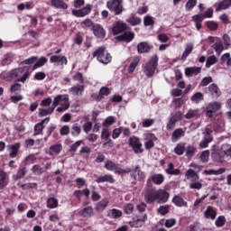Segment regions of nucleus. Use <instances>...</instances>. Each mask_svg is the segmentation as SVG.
Here are the masks:
<instances>
[{"instance_id":"10","label":"nucleus","mask_w":231,"mask_h":231,"mask_svg":"<svg viewBox=\"0 0 231 231\" xmlns=\"http://www.w3.org/2000/svg\"><path fill=\"white\" fill-rule=\"evenodd\" d=\"M206 93L210 95L213 98H218L221 97V89L216 83H212L206 88Z\"/></svg>"},{"instance_id":"47","label":"nucleus","mask_w":231,"mask_h":231,"mask_svg":"<svg viewBox=\"0 0 231 231\" xmlns=\"http://www.w3.org/2000/svg\"><path fill=\"white\" fill-rule=\"evenodd\" d=\"M48 208H57L59 207V200L55 198H50L47 200Z\"/></svg>"},{"instance_id":"29","label":"nucleus","mask_w":231,"mask_h":231,"mask_svg":"<svg viewBox=\"0 0 231 231\" xmlns=\"http://www.w3.org/2000/svg\"><path fill=\"white\" fill-rule=\"evenodd\" d=\"M226 172V169L219 168L218 170H205L204 174L206 176H219L220 174H225Z\"/></svg>"},{"instance_id":"23","label":"nucleus","mask_w":231,"mask_h":231,"mask_svg":"<svg viewBox=\"0 0 231 231\" xmlns=\"http://www.w3.org/2000/svg\"><path fill=\"white\" fill-rule=\"evenodd\" d=\"M119 41H125V42H131L134 39V33L129 31H125L124 33L117 37Z\"/></svg>"},{"instance_id":"14","label":"nucleus","mask_w":231,"mask_h":231,"mask_svg":"<svg viewBox=\"0 0 231 231\" xmlns=\"http://www.w3.org/2000/svg\"><path fill=\"white\" fill-rule=\"evenodd\" d=\"M50 62L51 64H59L60 66L68 65V58L62 55H53L50 58Z\"/></svg>"},{"instance_id":"12","label":"nucleus","mask_w":231,"mask_h":231,"mask_svg":"<svg viewBox=\"0 0 231 231\" xmlns=\"http://www.w3.org/2000/svg\"><path fill=\"white\" fill-rule=\"evenodd\" d=\"M225 156H226V153L223 150V146H221V149H213V152L211 153V158L214 162H225Z\"/></svg>"},{"instance_id":"5","label":"nucleus","mask_w":231,"mask_h":231,"mask_svg":"<svg viewBox=\"0 0 231 231\" xmlns=\"http://www.w3.org/2000/svg\"><path fill=\"white\" fill-rule=\"evenodd\" d=\"M93 57H97V60L102 64H109L111 62V54H109L105 47H99L96 51L93 53Z\"/></svg>"},{"instance_id":"33","label":"nucleus","mask_w":231,"mask_h":231,"mask_svg":"<svg viewBox=\"0 0 231 231\" xmlns=\"http://www.w3.org/2000/svg\"><path fill=\"white\" fill-rule=\"evenodd\" d=\"M107 205H109V200L107 199H102L96 205L97 212H104L107 208Z\"/></svg>"},{"instance_id":"49","label":"nucleus","mask_w":231,"mask_h":231,"mask_svg":"<svg viewBox=\"0 0 231 231\" xmlns=\"http://www.w3.org/2000/svg\"><path fill=\"white\" fill-rule=\"evenodd\" d=\"M126 23H129L132 26H138L142 23V19L132 15L129 19L126 20Z\"/></svg>"},{"instance_id":"20","label":"nucleus","mask_w":231,"mask_h":231,"mask_svg":"<svg viewBox=\"0 0 231 231\" xmlns=\"http://www.w3.org/2000/svg\"><path fill=\"white\" fill-rule=\"evenodd\" d=\"M127 32V24L122 22H117L113 27L114 35H118V33H124Z\"/></svg>"},{"instance_id":"60","label":"nucleus","mask_w":231,"mask_h":231,"mask_svg":"<svg viewBox=\"0 0 231 231\" xmlns=\"http://www.w3.org/2000/svg\"><path fill=\"white\" fill-rule=\"evenodd\" d=\"M109 215L113 219H118V217H122V211L116 208H113L110 210Z\"/></svg>"},{"instance_id":"58","label":"nucleus","mask_w":231,"mask_h":231,"mask_svg":"<svg viewBox=\"0 0 231 231\" xmlns=\"http://www.w3.org/2000/svg\"><path fill=\"white\" fill-rule=\"evenodd\" d=\"M194 154H196V147L192 145L186 146V155L188 156V158H192Z\"/></svg>"},{"instance_id":"38","label":"nucleus","mask_w":231,"mask_h":231,"mask_svg":"<svg viewBox=\"0 0 231 231\" xmlns=\"http://www.w3.org/2000/svg\"><path fill=\"white\" fill-rule=\"evenodd\" d=\"M212 48L215 50L217 55H221L223 50H225V47H223V42H221V40H218L217 43H214Z\"/></svg>"},{"instance_id":"62","label":"nucleus","mask_w":231,"mask_h":231,"mask_svg":"<svg viewBox=\"0 0 231 231\" xmlns=\"http://www.w3.org/2000/svg\"><path fill=\"white\" fill-rule=\"evenodd\" d=\"M81 131H82V129L77 124L73 125L71 127L72 136H79L80 134Z\"/></svg>"},{"instance_id":"15","label":"nucleus","mask_w":231,"mask_h":231,"mask_svg":"<svg viewBox=\"0 0 231 231\" xmlns=\"http://www.w3.org/2000/svg\"><path fill=\"white\" fill-rule=\"evenodd\" d=\"M144 140V147L146 150H149L154 147V142H156L158 138H156V135H154V134H146Z\"/></svg>"},{"instance_id":"28","label":"nucleus","mask_w":231,"mask_h":231,"mask_svg":"<svg viewBox=\"0 0 231 231\" xmlns=\"http://www.w3.org/2000/svg\"><path fill=\"white\" fill-rule=\"evenodd\" d=\"M51 5L54 8L68 10V4H66L63 0H51Z\"/></svg>"},{"instance_id":"36","label":"nucleus","mask_w":231,"mask_h":231,"mask_svg":"<svg viewBox=\"0 0 231 231\" xmlns=\"http://www.w3.org/2000/svg\"><path fill=\"white\" fill-rule=\"evenodd\" d=\"M149 50H151V46L147 42H140L137 45V51L139 53H147L149 52Z\"/></svg>"},{"instance_id":"2","label":"nucleus","mask_w":231,"mask_h":231,"mask_svg":"<svg viewBox=\"0 0 231 231\" xmlns=\"http://www.w3.org/2000/svg\"><path fill=\"white\" fill-rule=\"evenodd\" d=\"M186 179L190 181L189 189L196 190H201L203 189V183L199 181V175L192 169H189L185 173Z\"/></svg>"},{"instance_id":"54","label":"nucleus","mask_w":231,"mask_h":231,"mask_svg":"<svg viewBox=\"0 0 231 231\" xmlns=\"http://www.w3.org/2000/svg\"><path fill=\"white\" fill-rule=\"evenodd\" d=\"M139 63H140V59L134 58L128 67L129 73H133V71L136 69V66H138Z\"/></svg>"},{"instance_id":"64","label":"nucleus","mask_w":231,"mask_h":231,"mask_svg":"<svg viewBox=\"0 0 231 231\" xmlns=\"http://www.w3.org/2000/svg\"><path fill=\"white\" fill-rule=\"evenodd\" d=\"M222 151L226 152V156L231 158V144H222Z\"/></svg>"},{"instance_id":"44","label":"nucleus","mask_w":231,"mask_h":231,"mask_svg":"<svg viewBox=\"0 0 231 231\" xmlns=\"http://www.w3.org/2000/svg\"><path fill=\"white\" fill-rule=\"evenodd\" d=\"M94 26L95 23L93 21H91V19H86L80 23V27L83 28V30H88V28H91V30H93Z\"/></svg>"},{"instance_id":"57","label":"nucleus","mask_w":231,"mask_h":231,"mask_svg":"<svg viewBox=\"0 0 231 231\" xmlns=\"http://www.w3.org/2000/svg\"><path fill=\"white\" fill-rule=\"evenodd\" d=\"M53 111H55V106H51L47 109H41L39 112V116H48V115H51V113H53Z\"/></svg>"},{"instance_id":"8","label":"nucleus","mask_w":231,"mask_h":231,"mask_svg":"<svg viewBox=\"0 0 231 231\" xmlns=\"http://www.w3.org/2000/svg\"><path fill=\"white\" fill-rule=\"evenodd\" d=\"M91 10H93V5L88 4L79 10L73 9L72 15L75 17H86V15H89V14H91Z\"/></svg>"},{"instance_id":"63","label":"nucleus","mask_w":231,"mask_h":231,"mask_svg":"<svg viewBox=\"0 0 231 231\" xmlns=\"http://www.w3.org/2000/svg\"><path fill=\"white\" fill-rule=\"evenodd\" d=\"M26 172H27L26 167H23L18 171L17 174L14 175V178L15 180H21L22 178H24V176H26Z\"/></svg>"},{"instance_id":"37","label":"nucleus","mask_w":231,"mask_h":231,"mask_svg":"<svg viewBox=\"0 0 231 231\" xmlns=\"http://www.w3.org/2000/svg\"><path fill=\"white\" fill-rule=\"evenodd\" d=\"M198 117H199V109H189L185 115V118H187V120Z\"/></svg>"},{"instance_id":"43","label":"nucleus","mask_w":231,"mask_h":231,"mask_svg":"<svg viewBox=\"0 0 231 231\" xmlns=\"http://www.w3.org/2000/svg\"><path fill=\"white\" fill-rule=\"evenodd\" d=\"M79 214L82 216V217H91V216H93V208L88 206L83 208Z\"/></svg>"},{"instance_id":"26","label":"nucleus","mask_w":231,"mask_h":231,"mask_svg":"<svg viewBox=\"0 0 231 231\" xmlns=\"http://www.w3.org/2000/svg\"><path fill=\"white\" fill-rule=\"evenodd\" d=\"M97 183H115V178H113V175L106 174L103 176H99L96 180Z\"/></svg>"},{"instance_id":"42","label":"nucleus","mask_w":231,"mask_h":231,"mask_svg":"<svg viewBox=\"0 0 231 231\" xmlns=\"http://www.w3.org/2000/svg\"><path fill=\"white\" fill-rule=\"evenodd\" d=\"M108 95H111V89H109V88L103 87L99 90L97 99L102 100V98H105V97H108Z\"/></svg>"},{"instance_id":"46","label":"nucleus","mask_w":231,"mask_h":231,"mask_svg":"<svg viewBox=\"0 0 231 231\" xmlns=\"http://www.w3.org/2000/svg\"><path fill=\"white\" fill-rule=\"evenodd\" d=\"M70 93H72L73 95H82V93L84 92V86L82 85H78L75 87H72L69 89Z\"/></svg>"},{"instance_id":"7","label":"nucleus","mask_w":231,"mask_h":231,"mask_svg":"<svg viewBox=\"0 0 231 231\" xmlns=\"http://www.w3.org/2000/svg\"><path fill=\"white\" fill-rule=\"evenodd\" d=\"M128 143L130 147H132L133 151L135 152V154H142L143 152V149L142 143L140 142V139L136 136H132L128 140Z\"/></svg>"},{"instance_id":"50","label":"nucleus","mask_w":231,"mask_h":231,"mask_svg":"<svg viewBox=\"0 0 231 231\" xmlns=\"http://www.w3.org/2000/svg\"><path fill=\"white\" fill-rule=\"evenodd\" d=\"M105 169H106V171H116V169H118V164L112 161H106L105 162Z\"/></svg>"},{"instance_id":"45","label":"nucleus","mask_w":231,"mask_h":231,"mask_svg":"<svg viewBox=\"0 0 231 231\" xmlns=\"http://www.w3.org/2000/svg\"><path fill=\"white\" fill-rule=\"evenodd\" d=\"M172 201L177 207H187V202L180 196H175Z\"/></svg>"},{"instance_id":"61","label":"nucleus","mask_w":231,"mask_h":231,"mask_svg":"<svg viewBox=\"0 0 231 231\" xmlns=\"http://www.w3.org/2000/svg\"><path fill=\"white\" fill-rule=\"evenodd\" d=\"M225 223H226V218L225 216H219L215 221V225L217 227L225 226Z\"/></svg>"},{"instance_id":"25","label":"nucleus","mask_w":231,"mask_h":231,"mask_svg":"<svg viewBox=\"0 0 231 231\" xmlns=\"http://www.w3.org/2000/svg\"><path fill=\"white\" fill-rule=\"evenodd\" d=\"M201 73L200 67H188L185 69L186 77H194V75H199Z\"/></svg>"},{"instance_id":"56","label":"nucleus","mask_w":231,"mask_h":231,"mask_svg":"<svg viewBox=\"0 0 231 231\" xmlns=\"http://www.w3.org/2000/svg\"><path fill=\"white\" fill-rule=\"evenodd\" d=\"M208 158H210V151H203L200 154V161L202 162V163H207V162H208Z\"/></svg>"},{"instance_id":"27","label":"nucleus","mask_w":231,"mask_h":231,"mask_svg":"<svg viewBox=\"0 0 231 231\" xmlns=\"http://www.w3.org/2000/svg\"><path fill=\"white\" fill-rule=\"evenodd\" d=\"M10 179L8 178V174L5 172V171L0 170V189H5L8 185Z\"/></svg>"},{"instance_id":"17","label":"nucleus","mask_w":231,"mask_h":231,"mask_svg":"<svg viewBox=\"0 0 231 231\" xmlns=\"http://www.w3.org/2000/svg\"><path fill=\"white\" fill-rule=\"evenodd\" d=\"M92 32L98 39H104V37H106V30H104V27L98 23H95L92 28Z\"/></svg>"},{"instance_id":"21","label":"nucleus","mask_w":231,"mask_h":231,"mask_svg":"<svg viewBox=\"0 0 231 231\" xmlns=\"http://www.w3.org/2000/svg\"><path fill=\"white\" fill-rule=\"evenodd\" d=\"M216 12H221V10H228L231 6V0H222L219 3L214 5Z\"/></svg>"},{"instance_id":"34","label":"nucleus","mask_w":231,"mask_h":231,"mask_svg":"<svg viewBox=\"0 0 231 231\" xmlns=\"http://www.w3.org/2000/svg\"><path fill=\"white\" fill-rule=\"evenodd\" d=\"M203 19H205L203 14L192 16V21L195 23L197 30H201V23H203Z\"/></svg>"},{"instance_id":"13","label":"nucleus","mask_w":231,"mask_h":231,"mask_svg":"<svg viewBox=\"0 0 231 231\" xmlns=\"http://www.w3.org/2000/svg\"><path fill=\"white\" fill-rule=\"evenodd\" d=\"M144 199L146 203H153L158 199V190L154 189H147L144 193Z\"/></svg>"},{"instance_id":"39","label":"nucleus","mask_w":231,"mask_h":231,"mask_svg":"<svg viewBox=\"0 0 231 231\" xmlns=\"http://www.w3.org/2000/svg\"><path fill=\"white\" fill-rule=\"evenodd\" d=\"M60 151H62V144H54L50 147V156H53V154H60Z\"/></svg>"},{"instance_id":"19","label":"nucleus","mask_w":231,"mask_h":231,"mask_svg":"<svg viewBox=\"0 0 231 231\" xmlns=\"http://www.w3.org/2000/svg\"><path fill=\"white\" fill-rule=\"evenodd\" d=\"M50 122V117H46L42 120L41 123H38L34 125V134L33 136H38V134H42V131H44V124H48Z\"/></svg>"},{"instance_id":"11","label":"nucleus","mask_w":231,"mask_h":231,"mask_svg":"<svg viewBox=\"0 0 231 231\" xmlns=\"http://www.w3.org/2000/svg\"><path fill=\"white\" fill-rule=\"evenodd\" d=\"M219 109H221V103L217 101L209 103L206 107L207 116L209 118L212 117L214 113H217V111H219Z\"/></svg>"},{"instance_id":"1","label":"nucleus","mask_w":231,"mask_h":231,"mask_svg":"<svg viewBox=\"0 0 231 231\" xmlns=\"http://www.w3.org/2000/svg\"><path fill=\"white\" fill-rule=\"evenodd\" d=\"M57 106H60L57 108L58 113H63V111L69 109V97L68 95L56 96L52 102V107L55 109Z\"/></svg>"},{"instance_id":"59","label":"nucleus","mask_w":231,"mask_h":231,"mask_svg":"<svg viewBox=\"0 0 231 231\" xmlns=\"http://www.w3.org/2000/svg\"><path fill=\"white\" fill-rule=\"evenodd\" d=\"M203 100V94L201 92H197L191 97V102H195V104H199Z\"/></svg>"},{"instance_id":"52","label":"nucleus","mask_w":231,"mask_h":231,"mask_svg":"<svg viewBox=\"0 0 231 231\" xmlns=\"http://www.w3.org/2000/svg\"><path fill=\"white\" fill-rule=\"evenodd\" d=\"M116 122V117L110 116L105 119L103 122V126L104 127H109L110 125H113Z\"/></svg>"},{"instance_id":"6","label":"nucleus","mask_w":231,"mask_h":231,"mask_svg":"<svg viewBox=\"0 0 231 231\" xmlns=\"http://www.w3.org/2000/svg\"><path fill=\"white\" fill-rule=\"evenodd\" d=\"M156 66H158V55H154L151 58L149 62L143 68V71L146 77H152L154 75V71H156Z\"/></svg>"},{"instance_id":"16","label":"nucleus","mask_w":231,"mask_h":231,"mask_svg":"<svg viewBox=\"0 0 231 231\" xmlns=\"http://www.w3.org/2000/svg\"><path fill=\"white\" fill-rule=\"evenodd\" d=\"M204 217L206 219H211L214 221L216 217H217V210H216L215 208H212V206H208L206 210L204 211Z\"/></svg>"},{"instance_id":"32","label":"nucleus","mask_w":231,"mask_h":231,"mask_svg":"<svg viewBox=\"0 0 231 231\" xmlns=\"http://www.w3.org/2000/svg\"><path fill=\"white\" fill-rule=\"evenodd\" d=\"M186 146H187V143H183V142L179 143L175 146L173 152H175V154H178V156H181L183 155V152H185L186 151Z\"/></svg>"},{"instance_id":"31","label":"nucleus","mask_w":231,"mask_h":231,"mask_svg":"<svg viewBox=\"0 0 231 231\" xmlns=\"http://www.w3.org/2000/svg\"><path fill=\"white\" fill-rule=\"evenodd\" d=\"M151 180L152 183H154V185H162V183L165 181V176H163L162 173L153 174L151 176Z\"/></svg>"},{"instance_id":"30","label":"nucleus","mask_w":231,"mask_h":231,"mask_svg":"<svg viewBox=\"0 0 231 231\" xmlns=\"http://www.w3.org/2000/svg\"><path fill=\"white\" fill-rule=\"evenodd\" d=\"M183 136H185V131L182 128H177L171 134V142H178Z\"/></svg>"},{"instance_id":"40","label":"nucleus","mask_w":231,"mask_h":231,"mask_svg":"<svg viewBox=\"0 0 231 231\" xmlns=\"http://www.w3.org/2000/svg\"><path fill=\"white\" fill-rule=\"evenodd\" d=\"M32 172L34 176H42V174H44L45 170L41 165L36 164L32 166Z\"/></svg>"},{"instance_id":"55","label":"nucleus","mask_w":231,"mask_h":231,"mask_svg":"<svg viewBox=\"0 0 231 231\" xmlns=\"http://www.w3.org/2000/svg\"><path fill=\"white\" fill-rule=\"evenodd\" d=\"M206 26L208 30H211V32H215V30L219 28V24L214 21L206 22Z\"/></svg>"},{"instance_id":"35","label":"nucleus","mask_w":231,"mask_h":231,"mask_svg":"<svg viewBox=\"0 0 231 231\" xmlns=\"http://www.w3.org/2000/svg\"><path fill=\"white\" fill-rule=\"evenodd\" d=\"M192 50H194V44L192 43H188L186 45L185 51L182 53L181 60H187V57L192 53Z\"/></svg>"},{"instance_id":"24","label":"nucleus","mask_w":231,"mask_h":231,"mask_svg":"<svg viewBox=\"0 0 231 231\" xmlns=\"http://www.w3.org/2000/svg\"><path fill=\"white\" fill-rule=\"evenodd\" d=\"M168 199H169V192L163 189L157 190V200L159 203H167Z\"/></svg>"},{"instance_id":"9","label":"nucleus","mask_w":231,"mask_h":231,"mask_svg":"<svg viewBox=\"0 0 231 231\" xmlns=\"http://www.w3.org/2000/svg\"><path fill=\"white\" fill-rule=\"evenodd\" d=\"M147 221V214L138 215L136 218H134L133 221L130 222V226H134V228H140L145 225Z\"/></svg>"},{"instance_id":"3","label":"nucleus","mask_w":231,"mask_h":231,"mask_svg":"<svg viewBox=\"0 0 231 231\" xmlns=\"http://www.w3.org/2000/svg\"><path fill=\"white\" fill-rule=\"evenodd\" d=\"M8 77L11 79H16L17 82H26L30 79V71L28 68L14 69L8 73Z\"/></svg>"},{"instance_id":"18","label":"nucleus","mask_w":231,"mask_h":231,"mask_svg":"<svg viewBox=\"0 0 231 231\" xmlns=\"http://www.w3.org/2000/svg\"><path fill=\"white\" fill-rule=\"evenodd\" d=\"M7 149L9 151L10 158H15V157H17V154H19V150L21 149V143H15L14 144H9V145H7Z\"/></svg>"},{"instance_id":"53","label":"nucleus","mask_w":231,"mask_h":231,"mask_svg":"<svg viewBox=\"0 0 231 231\" xmlns=\"http://www.w3.org/2000/svg\"><path fill=\"white\" fill-rule=\"evenodd\" d=\"M213 140H214V138H210L209 136L204 137L203 140L199 143L200 149H207V147H208V144L210 143V142H212Z\"/></svg>"},{"instance_id":"41","label":"nucleus","mask_w":231,"mask_h":231,"mask_svg":"<svg viewBox=\"0 0 231 231\" xmlns=\"http://www.w3.org/2000/svg\"><path fill=\"white\" fill-rule=\"evenodd\" d=\"M166 173L171 174V176H178L180 174V170L174 169V164H172V162H170L168 164V168L166 169Z\"/></svg>"},{"instance_id":"48","label":"nucleus","mask_w":231,"mask_h":231,"mask_svg":"<svg viewBox=\"0 0 231 231\" xmlns=\"http://www.w3.org/2000/svg\"><path fill=\"white\" fill-rule=\"evenodd\" d=\"M214 64H217V57L215 55L208 57L206 60V68H210L211 66H214Z\"/></svg>"},{"instance_id":"51","label":"nucleus","mask_w":231,"mask_h":231,"mask_svg":"<svg viewBox=\"0 0 231 231\" xmlns=\"http://www.w3.org/2000/svg\"><path fill=\"white\" fill-rule=\"evenodd\" d=\"M48 62V58L46 57H41L38 61L33 65L32 69H37L38 68H42L44 64Z\"/></svg>"},{"instance_id":"22","label":"nucleus","mask_w":231,"mask_h":231,"mask_svg":"<svg viewBox=\"0 0 231 231\" xmlns=\"http://www.w3.org/2000/svg\"><path fill=\"white\" fill-rule=\"evenodd\" d=\"M133 177L137 181H142L143 180H145V172L142 171L140 166H136L134 170Z\"/></svg>"},{"instance_id":"4","label":"nucleus","mask_w":231,"mask_h":231,"mask_svg":"<svg viewBox=\"0 0 231 231\" xmlns=\"http://www.w3.org/2000/svg\"><path fill=\"white\" fill-rule=\"evenodd\" d=\"M106 8L115 15H122L124 12V0H109L106 2Z\"/></svg>"}]
</instances>
